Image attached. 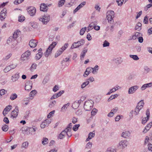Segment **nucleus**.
Wrapping results in <instances>:
<instances>
[{"instance_id":"obj_45","label":"nucleus","mask_w":152,"mask_h":152,"mask_svg":"<svg viewBox=\"0 0 152 152\" xmlns=\"http://www.w3.org/2000/svg\"><path fill=\"white\" fill-rule=\"evenodd\" d=\"M144 69L145 72L147 73L151 71V69L147 66H145L144 67Z\"/></svg>"},{"instance_id":"obj_64","label":"nucleus","mask_w":152,"mask_h":152,"mask_svg":"<svg viewBox=\"0 0 152 152\" xmlns=\"http://www.w3.org/2000/svg\"><path fill=\"white\" fill-rule=\"evenodd\" d=\"M148 146L149 150L152 152V144L149 143L148 145Z\"/></svg>"},{"instance_id":"obj_48","label":"nucleus","mask_w":152,"mask_h":152,"mask_svg":"<svg viewBox=\"0 0 152 152\" xmlns=\"http://www.w3.org/2000/svg\"><path fill=\"white\" fill-rule=\"evenodd\" d=\"M65 2V0H61L58 2V6L59 7H62Z\"/></svg>"},{"instance_id":"obj_8","label":"nucleus","mask_w":152,"mask_h":152,"mask_svg":"<svg viewBox=\"0 0 152 152\" xmlns=\"http://www.w3.org/2000/svg\"><path fill=\"white\" fill-rule=\"evenodd\" d=\"M31 55V52L29 51H27L23 53L21 56V60L23 61L27 60L29 59Z\"/></svg>"},{"instance_id":"obj_55","label":"nucleus","mask_w":152,"mask_h":152,"mask_svg":"<svg viewBox=\"0 0 152 152\" xmlns=\"http://www.w3.org/2000/svg\"><path fill=\"white\" fill-rule=\"evenodd\" d=\"M11 69L10 68V66H8L6 67V68L4 69V72H7L9 71Z\"/></svg>"},{"instance_id":"obj_36","label":"nucleus","mask_w":152,"mask_h":152,"mask_svg":"<svg viewBox=\"0 0 152 152\" xmlns=\"http://www.w3.org/2000/svg\"><path fill=\"white\" fill-rule=\"evenodd\" d=\"M28 142L26 141L24 142L22 144L21 147V148H26L28 146Z\"/></svg>"},{"instance_id":"obj_58","label":"nucleus","mask_w":152,"mask_h":152,"mask_svg":"<svg viewBox=\"0 0 152 152\" xmlns=\"http://www.w3.org/2000/svg\"><path fill=\"white\" fill-rule=\"evenodd\" d=\"M92 143L91 142H89L86 145V147L88 149H90L92 147Z\"/></svg>"},{"instance_id":"obj_10","label":"nucleus","mask_w":152,"mask_h":152,"mask_svg":"<svg viewBox=\"0 0 152 152\" xmlns=\"http://www.w3.org/2000/svg\"><path fill=\"white\" fill-rule=\"evenodd\" d=\"M128 142L126 140H122L119 142L117 145V147L120 148H124L127 145Z\"/></svg>"},{"instance_id":"obj_61","label":"nucleus","mask_w":152,"mask_h":152,"mask_svg":"<svg viewBox=\"0 0 152 152\" xmlns=\"http://www.w3.org/2000/svg\"><path fill=\"white\" fill-rule=\"evenodd\" d=\"M3 121L6 124H8L9 123V121L8 118L5 117L3 119Z\"/></svg>"},{"instance_id":"obj_12","label":"nucleus","mask_w":152,"mask_h":152,"mask_svg":"<svg viewBox=\"0 0 152 152\" xmlns=\"http://www.w3.org/2000/svg\"><path fill=\"white\" fill-rule=\"evenodd\" d=\"M139 88V86L137 85L132 86L129 89L128 93L129 94H133Z\"/></svg>"},{"instance_id":"obj_16","label":"nucleus","mask_w":152,"mask_h":152,"mask_svg":"<svg viewBox=\"0 0 152 152\" xmlns=\"http://www.w3.org/2000/svg\"><path fill=\"white\" fill-rule=\"evenodd\" d=\"M88 50V48L87 47L84 48L82 51L81 52L80 54V59L81 60H83L86 55V53H87Z\"/></svg>"},{"instance_id":"obj_54","label":"nucleus","mask_w":152,"mask_h":152,"mask_svg":"<svg viewBox=\"0 0 152 152\" xmlns=\"http://www.w3.org/2000/svg\"><path fill=\"white\" fill-rule=\"evenodd\" d=\"M24 0H16L14 2V4L15 5L20 4L23 2Z\"/></svg>"},{"instance_id":"obj_5","label":"nucleus","mask_w":152,"mask_h":152,"mask_svg":"<svg viewBox=\"0 0 152 152\" xmlns=\"http://www.w3.org/2000/svg\"><path fill=\"white\" fill-rule=\"evenodd\" d=\"M7 43L10 45H11V47L14 48L16 45L17 41L12 36H10L7 41Z\"/></svg>"},{"instance_id":"obj_14","label":"nucleus","mask_w":152,"mask_h":152,"mask_svg":"<svg viewBox=\"0 0 152 152\" xmlns=\"http://www.w3.org/2000/svg\"><path fill=\"white\" fill-rule=\"evenodd\" d=\"M18 111V108L16 107L14 110L12 111L10 117L12 118H16L17 117Z\"/></svg>"},{"instance_id":"obj_63","label":"nucleus","mask_w":152,"mask_h":152,"mask_svg":"<svg viewBox=\"0 0 152 152\" xmlns=\"http://www.w3.org/2000/svg\"><path fill=\"white\" fill-rule=\"evenodd\" d=\"M59 89L58 86L57 85H55L53 88V91L54 92H56Z\"/></svg>"},{"instance_id":"obj_43","label":"nucleus","mask_w":152,"mask_h":152,"mask_svg":"<svg viewBox=\"0 0 152 152\" xmlns=\"http://www.w3.org/2000/svg\"><path fill=\"white\" fill-rule=\"evenodd\" d=\"M9 129V127L7 125L4 124L2 127V129L4 132H7V131Z\"/></svg>"},{"instance_id":"obj_6","label":"nucleus","mask_w":152,"mask_h":152,"mask_svg":"<svg viewBox=\"0 0 152 152\" xmlns=\"http://www.w3.org/2000/svg\"><path fill=\"white\" fill-rule=\"evenodd\" d=\"M85 41L83 39H81L80 41L76 42H74L72 44L71 49L75 48L84 45Z\"/></svg>"},{"instance_id":"obj_17","label":"nucleus","mask_w":152,"mask_h":152,"mask_svg":"<svg viewBox=\"0 0 152 152\" xmlns=\"http://www.w3.org/2000/svg\"><path fill=\"white\" fill-rule=\"evenodd\" d=\"M37 40L32 39L30 41L29 45L31 48H34L37 46Z\"/></svg>"},{"instance_id":"obj_46","label":"nucleus","mask_w":152,"mask_h":152,"mask_svg":"<svg viewBox=\"0 0 152 152\" xmlns=\"http://www.w3.org/2000/svg\"><path fill=\"white\" fill-rule=\"evenodd\" d=\"M48 139L46 138H43L42 141V143L43 145H45L48 143Z\"/></svg>"},{"instance_id":"obj_11","label":"nucleus","mask_w":152,"mask_h":152,"mask_svg":"<svg viewBox=\"0 0 152 152\" xmlns=\"http://www.w3.org/2000/svg\"><path fill=\"white\" fill-rule=\"evenodd\" d=\"M28 12L31 16H34L36 11V9L33 7H29L27 9Z\"/></svg>"},{"instance_id":"obj_20","label":"nucleus","mask_w":152,"mask_h":152,"mask_svg":"<svg viewBox=\"0 0 152 152\" xmlns=\"http://www.w3.org/2000/svg\"><path fill=\"white\" fill-rule=\"evenodd\" d=\"M72 124L70 123L66 128L65 129L66 130V131H68L69 133H68L67 136L70 137L72 136V134L71 132V131L72 130L71 128L72 126Z\"/></svg>"},{"instance_id":"obj_62","label":"nucleus","mask_w":152,"mask_h":152,"mask_svg":"<svg viewBox=\"0 0 152 152\" xmlns=\"http://www.w3.org/2000/svg\"><path fill=\"white\" fill-rule=\"evenodd\" d=\"M148 18L147 15L145 16L143 20V23L145 24H147L148 23Z\"/></svg>"},{"instance_id":"obj_7","label":"nucleus","mask_w":152,"mask_h":152,"mask_svg":"<svg viewBox=\"0 0 152 152\" xmlns=\"http://www.w3.org/2000/svg\"><path fill=\"white\" fill-rule=\"evenodd\" d=\"M69 46V44L67 43H65L64 45L62 48L58 50L55 54V57L56 58L57 57L60 55H61L64 51Z\"/></svg>"},{"instance_id":"obj_3","label":"nucleus","mask_w":152,"mask_h":152,"mask_svg":"<svg viewBox=\"0 0 152 152\" xmlns=\"http://www.w3.org/2000/svg\"><path fill=\"white\" fill-rule=\"evenodd\" d=\"M57 44V43L56 42H54L49 45L44 54L46 57H48L51 53L52 49L55 47Z\"/></svg>"},{"instance_id":"obj_60","label":"nucleus","mask_w":152,"mask_h":152,"mask_svg":"<svg viewBox=\"0 0 152 152\" xmlns=\"http://www.w3.org/2000/svg\"><path fill=\"white\" fill-rule=\"evenodd\" d=\"M7 92V91L4 89H1L0 91V95L1 96L4 95L5 93Z\"/></svg>"},{"instance_id":"obj_24","label":"nucleus","mask_w":152,"mask_h":152,"mask_svg":"<svg viewBox=\"0 0 152 152\" xmlns=\"http://www.w3.org/2000/svg\"><path fill=\"white\" fill-rule=\"evenodd\" d=\"M68 131H66L65 129L63 130L59 134L58 137L59 139H63L65 135H67Z\"/></svg>"},{"instance_id":"obj_21","label":"nucleus","mask_w":152,"mask_h":152,"mask_svg":"<svg viewBox=\"0 0 152 152\" xmlns=\"http://www.w3.org/2000/svg\"><path fill=\"white\" fill-rule=\"evenodd\" d=\"M140 111L137 109L135 108L134 111L133 110H132L130 113L129 116L131 118H132L133 117V114H134L135 115H137L139 113Z\"/></svg>"},{"instance_id":"obj_26","label":"nucleus","mask_w":152,"mask_h":152,"mask_svg":"<svg viewBox=\"0 0 152 152\" xmlns=\"http://www.w3.org/2000/svg\"><path fill=\"white\" fill-rule=\"evenodd\" d=\"M130 133L129 131H126L122 133L121 136L125 138H127L130 136Z\"/></svg>"},{"instance_id":"obj_27","label":"nucleus","mask_w":152,"mask_h":152,"mask_svg":"<svg viewBox=\"0 0 152 152\" xmlns=\"http://www.w3.org/2000/svg\"><path fill=\"white\" fill-rule=\"evenodd\" d=\"M99 69V66L98 65H96L94 68H92V73L94 75L96 74Z\"/></svg>"},{"instance_id":"obj_57","label":"nucleus","mask_w":152,"mask_h":152,"mask_svg":"<svg viewBox=\"0 0 152 152\" xmlns=\"http://www.w3.org/2000/svg\"><path fill=\"white\" fill-rule=\"evenodd\" d=\"M79 126V124H76L73 127V130L75 131H76L78 129Z\"/></svg>"},{"instance_id":"obj_4","label":"nucleus","mask_w":152,"mask_h":152,"mask_svg":"<svg viewBox=\"0 0 152 152\" xmlns=\"http://www.w3.org/2000/svg\"><path fill=\"white\" fill-rule=\"evenodd\" d=\"M93 106V102L91 100H88L85 102L84 108L86 111H90L92 109Z\"/></svg>"},{"instance_id":"obj_53","label":"nucleus","mask_w":152,"mask_h":152,"mask_svg":"<svg viewBox=\"0 0 152 152\" xmlns=\"http://www.w3.org/2000/svg\"><path fill=\"white\" fill-rule=\"evenodd\" d=\"M82 111L81 109L78 110L76 112V114L77 116H80L82 114Z\"/></svg>"},{"instance_id":"obj_18","label":"nucleus","mask_w":152,"mask_h":152,"mask_svg":"<svg viewBox=\"0 0 152 152\" xmlns=\"http://www.w3.org/2000/svg\"><path fill=\"white\" fill-rule=\"evenodd\" d=\"M12 108V106L11 105H9L6 106L4 109L3 112V114L4 116H6V115L8 113V112Z\"/></svg>"},{"instance_id":"obj_59","label":"nucleus","mask_w":152,"mask_h":152,"mask_svg":"<svg viewBox=\"0 0 152 152\" xmlns=\"http://www.w3.org/2000/svg\"><path fill=\"white\" fill-rule=\"evenodd\" d=\"M152 126V122L149 123L148 124L147 126L145 127L146 128L148 129L149 130L151 127Z\"/></svg>"},{"instance_id":"obj_13","label":"nucleus","mask_w":152,"mask_h":152,"mask_svg":"<svg viewBox=\"0 0 152 152\" xmlns=\"http://www.w3.org/2000/svg\"><path fill=\"white\" fill-rule=\"evenodd\" d=\"M32 86V82L31 81H29L27 82L25 84V89L28 91L31 90Z\"/></svg>"},{"instance_id":"obj_2","label":"nucleus","mask_w":152,"mask_h":152,"mask_svg":"<svg viewBox=\"0 0 152 152\" xmlns=\"http://www.w3.org/2000/svg\"><path fill=\"white\" fill-rule=\"evenodd\" d=\"M115 13L113 11L109 10L107 13V18L108 22L110 23H113L114 22L113 18L114 17Z\"/></svg>"},{"instance_id":"obj_22","label":"nucleus","mask_w":152,"mask_h":152,"mask_svg":"<svg viewBox=\"0 0 152 152\" xmlns=\"http://www.w3.org/2000/svg\"><path fill=\"white\" fill-rule=\"evenodd\" d=\"M19 73L17 72L11 77V80L12 82H15L18 80L19 78Z\"/></svg>"},{"instance_id":"obj_1","label":"nucleus","mask_w":152,"mask_h":152,"mask_svg":"<svg viewBox=\"0 0 152 152\" xmlns=\"http://www.w3.org/2000/svg\"><path fill=\"white\" fill-rule=\"evenodd\" d=\"M50 17L49 15H44L38 18L39 20L44 25H46L50 21Z\"/></svg>"},{"instance_id":"obj_42","label":"nucleus","mask_w":152,"mask_h":152,"mask_svg":"<svg viewBox=\"0 0 152 152\" xmlns=\"http://www.w3.org/2000/svg\"><path fill=\"white\" fill-rule=\"evenodd\" d=\"M79 106V103H77L75 101L73 103L72 105V107L73 108L75 109H76Z\"/></svg>"},{"instance_id":"obj_40","label":"nucleus","mask_w":152,"mask_h":152,"mask_svg":"<svg viewBox=\"0 0 152 152\" xmlns=\"http://www.w3.org/2000/svg\"><path fill=\"white\" fill-rule=\"evenodd\" d=\"M37 93V91L36 90H34L32 91L29 94V96L31 97H32V99H33V97H34V96Z\"/></svg>"},{"instance_id":"obj_35","label":"nucleus","mask_w":152,"mask_h":152,"mask_svg":"<svg viewBox=\"0 0 152 152\" xmlns=\"http://www.w3.org/2000/svg\"><path fill=\"white\" fill-rule=\"evenodd\" d=\"M70 103H68L67 104H65L62 107L61 109V111H64V110L66 109L67 107L70 105Z\"/></svg>"},{"instance_id":"obj_37","label":"nucleus","mask_w":152,"mask_h":152,"mask_svg":"<svg viewBox=\"0 0 152 152\" xmlns=\"http://www.w3.org/2000/svg\"><path fill=\"white\" fill-rule=\"evenodd\" d=\"M25 19V17L22 15H19L18 18V21L21 22L23 21Z\"/></svg>"},{"instance_id":"obj_52","label":"nucleus","mask_w":152,"mask_h":152,"mask_svg":"<svg viewBox=\"0 0 152 152\" xmlns=\"http://www.w3.org/2000/svg\"><path fill=\"white\" fill-rule=\"evenodd\" d=\"M109 45L110 43L107 40H105L103 42V46L104 47H105L109 46Z\"/></svg>"},{"instance_id":"obj_50","label":"nucleus","mask_w":152,"mask_h":152,"mask_svg":"<svg viewBox=\"0 0 152 152\" xmlns=\"http://www.w3.org/2000/svg\"><path fill=\"white\" fill-rule=\"evenodd\" d=\"M116 91V88H113L112 89H110V91L107 94V95H110L111 93H113Z\"/></svg>"},{"instance_id":"obj_32","label":"nucleus","mask_w":152,"mask_h":152,"mask_svg":"<svg viewBox=\"0 0 152 152\" xmlns=\"http://www.w3.org/2000/svg\"><path fill=\"white\" fill-rule=\"evenodd\" d=\"M142 24L140 23H138L136 25L135 27V29L137 31H140L141 29Z\"/></svg>"},{"instance_id":"obj_29","label":"nucleus","mask_w":152,"mask_h":152,"mask_svg":"<svg viewBox=\"0 0 152 152\" xmlns=\"http://www.w3.org/2000/svg\"><path fill=\"white\" fill-rule=\"evenodd\" d=\"M95 135V132L93 131L90 132L88 134V138L86 139V141H88L91 139L92 138L94 137Z\"/></svg>"},{"instance_id":"obj_15","label":"nucleus","mask_w":152,"mask_h":152,"mask_svg":"<svg viewBox=\"0 0 152 152\" xmlns=\"http://www.w3.org/2000/svg\"><path fill=\"white\" fill-rule=\"evenodd\" d=\"M51 120L46 119L43 121L41 124L40 127L41 128H44L46 126H48L51 123Z\"/></svg>"},{"instance_id":"obj_23","label":"nucleus","mask_w":152,"mask_h":152,"mask_svg":"<svg viewBox=\"0 0 152 152\" xmlns=\"http://www.w3.org/2000/svg\"><path fill=\"white\" fill-rule=\"evenodd\" d=\"M144 104V103L143 101H140L137 104L136 108H137V109L140 111V110L143 107Z\"/></svg>"},{"instance_id":"obj_25","label":"nucleus","mask_w":152,"mask_h":152,"mask_svg":"<svg viewBox=\"0 0 152 152\" xmlns=\"http://www.w3.org/2000/svg\"><path fill=\"white\" fill-rule=\"evenodd\" d=\"M48 9V7L45 4H41L40 6V10L43 12H46Z\"/></svg>"},{"instance_id":"obj_38","label":"nucleus","mask_w":152,"mask_h":152,"mask_svg":"<svg viewBox=\"0 0 152 152\" xmlns=\"http://www.w3.org/2000/svg\"><path fill=\"white\" fill-rule=\"evenodd\" d=\"M30 25L34 28H36L38 27V23L37 22H33L30 23Z\"/></svg>"},{"instance_id":"obj_31","label":"nucleus","mask_w":152,"mask_h":152,"mask_svg":"<svg viewBox=\"0 0 152 152\" xmlns=\"http://www.w3.org/2000/svg\"><path fill=\"white\" fill-rule=\"evenodd\" d=\"M43 55V53L42 52H38L35 58L36 60H38L39 59L42 57Z\"/></svg>"},{"instance_id":"obj_41","label":"nucleus","mask_w":152,"mask_h":152,"mask_svg":"<svg viewBox=\"0 0 152 152\" xmlns=\"http://www.w3.org/2000/svg\"><path fill=\"white\" fill-rule=\"evenodd\" d=\"M129 57L134 60L137 61L139 59V58L136 55H130Z\"/></svg>"},{"instance_id":"obj_56","label":"nucleus","mask_w":152,"mask_h":152,"mask_svg":"<svg viewBox=\"0 0 152 152\" xmlns=\"http://www.w3.org/2000/svg\"><path fill=\"white\" fill-rule=\"evenodd\" d=\"M12 54L10 53L9 54L6 56L5 57H4L3 59L5 61H7L8 59L12 56Z\"/></svg>"},{"instance_id":"obj_47","label":"nucleus","mask_w":152,"mask_h":152,"mask_svg":"<svg viewBox=\"0 0 152 152\" xmlns=\"http://www.w3.org/2000/svg\"><path fill=\"white\" fill-rule=\"evenodd\" d=\"M106 152H116V149L112 148H109Z\"/></svg>"},{"instance_id":"obj_49","label":"nucleus","mask_w":152,"mask_h":152,"mask_svg":"<svg viewBox=\"0 0 152 152\" xmlns=\"http://www.w3.org/2000/svg\"><path fill=\"white\" fill-rule=\"evenodd\" d=\"M86 29V27L81 29L80 32V34L81 35H83L85 32Z\"/></svg>"},{"instance_id":"obj_9","label":"nucleus","mask_w":152,"mask_h":152,"mask_svg":"<svg viewBox=\"0 0 152 152\" xmlns=\"http://www.w3.org/2000/svg\"><path fill=\"white\" fill-rule=\"evenodd\" d=\"M37 129L36 127L28 128L26 130V134L27 135L31 134L32 135H34L35 134V132Z\"/></svg>"},{"instance_id":"obj_30","label":"nucleus","mask_w":152,"mask_h":152,"mask_svg":"<svg viewBox=\"0 0 152 152\" xmlns=\"http://www.w3.org/2000/svg\"><path fill=\"white\" fill-rule=\"evenodd\" d=\"M114 61L117 64H121L123 61L122 59L121 58H118L114 60Z\"/></svg>"},{"instance_id":"obj_28","label":"nucleus","mask_w":152,"mask_h":152,"mask_svg":"<svg viewBox=\"0 0 152 152\" xmlns=\"http://www.w3.org/2000/svg\"><path fill=\"white\" fill-rule=\"evenodd\" d=\"M20 31L19 30H17L14 32L13 36L12 37L16 39L20 34Z\"/></svg>"},{"instance_id":"obj_39","label":"nucleus","mask_w":152,"mask_h":152,"mask_svg":"<svg viewBox=\"0 0 152 152\" xmlns=\"http://www.w3.org/2000/svg\"><path fill=\"white\" fill-rule=\"evenodd\" d=\"M56 102L55 100L51 101L50 102L49 107L51 108L53 107L56 104Z\"/></svg>"},{"instance_id":"obj_51","label":"nucleus","mask_w":152,"mask_h":152,"mask_svg":"<svg viewBox=\"0 0 152 152\" xmlns=\"http://www.w3.org/2000/svg\"><path fill=\"white\" fill-rule=\"evenodd\" d=\"M149 118L147 117L143 118L142 121V123L143 124H145L146 122L148 121Z\"/></svg>"},{"instance_id":"obj_19","label":"nucleus","mask_w":152,"mask_h":152,"mask_svg":"<svg viewBox=\"0 0 152 152\" xmlns=\"http://www.w3.org/2000/svg\"><path fill=\"white\" fill-rule=\"evenodd\" d=\"M7 10L6 9L4 8L1 11L0 13V18L1 20H4L6 17Z\"/></svg>"},{"instance_id":"obj_33","label":"nucleus","mask_w":152,"mask_h":152,"mask_svg":"<svg viewBox=\"0 0 152 152\" xmlns=\"http://www.w3.org/2000/svg\"><path fill=\"white\" fill-rule=\"evenodd\" d=\"M18 95L15 93L12 94L10 96V99L12 100H13L16 99Z\"/></svg>"},{"instance_id":"obj_34","label":"nucleus","mask_w":152,"mask_h":152,"mask_svg":"<svg viewBox=\"0 0 152 152\" xmlns=\"http://www.w3.org/2000/svg\"><path fill=\"white\" fill-rule=\"evenodd\" d=\"M37 66V64H36L35 63H33L30 67V70L31 71H34L36 69Z\"/></svg>"},{"instance_id":"obj_44","label":"nucleus","mask_w":152,"mask_h":152,"mask_svg":"<svg viewBox=\"0 0 152 152\" xmlns=\"http://www.w3.org/2000/svg\"><path fill=\"white\" fill-rule=\"evenodd\" d=\"M89 81H88L83 83L81 85V88H84L86 86H87L89 84Z\"/></svg>"}]
</instances>
